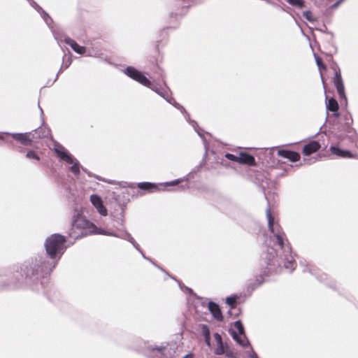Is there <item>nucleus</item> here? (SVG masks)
I'll return each instance as SVG.
<instances>
[{
    "label": "nucleus",
    "instance_id": "nucleus-46",
    "mask_svg": "<svg viewBox=\"0 0 358 358\" xmlns=\"http://www.w3.org/2000/svg\"><path fill=\"white\" fill-rule=\"evenodd\" d=\"M3 136H0V141H3Z\"/></svg>",
    "mask_w": 358,
    "mask_h": 358
},
{
    "label": "nucleus",
    "instance_id": "nucleus-20",
    "mask_svg": "<svg viewBox=\"0 0 358 358\" xmlns=\"http://www.w3.org/2000/svg\"><path fill=\"white\" fill-rule=\"evenodd\" d=\"M80 169L83 170V171H84L85 173H86L90 177H94L96 179H97L99 181H103V182H107L108 184H114V182L112 181V180H108L99 176H96V175H94V174H92L91 172L88 171L87 170V169L83 167L81 165H80Z\"/></svg>",
    "mask_w": 358,
    "mask_h": 358
},
{
    "label": "nucleus",
    "instance_id": "nucleus-21",
    "mask_svg": "<svg viewBox=\"0 0 358 358\" xmlns=\"http://www.w3.org/2000/svg\"><path fill=\"white\" fill-rule=\"evenodd\" d=\"M234 327L236 329V333L238 335L243 336V338H245L244 327L241 320H237L234 322Z\"/></svg>",
    "mask_w": 358,
    "mask_h": 358
},
{
    "label": "nucleus",
    "instance_id": "nucleus-8",
    "mask_svg": "<svg viewBox=\"0 0 358 358\" xmlns=\"http://www.w3.org/2000/svg\"><path fill=\"white\" fill-rule=\"evenodd\" d=\"M117 238L126 240V241H129V243H131L133 245V246L141 254L142 257L144 259H148L152 264H154L155 266H157V265L150 259H149L145 256L143 252L140 249L138 244L136 242L134 238L131 236V235L129 232H127V231H124L122 234H118Z\"/></svg>",
    "mask_w": 358,
    "mask_h": 358
},
{
    "label": "nucleus",
    "instance_id": "nucleus-32",
    "mask_svg": "<svg viewBox=\"0 0 358 358\" xmlns=\"http://www.w3.org/2000/svg\"><path fill=\"white\" fill-rule=\"evenodd\" d=\"M114 220L117 222V224L122 226L124 223V215L123 211H122L120 215H118L116 217H114Z\"/></svg>",
    "mask_w": 358,
    "mask_h": 358
},
{
    "label": "nucleus",
    "instance_id": "nucleus-19",
    "mask_svg": "<svg viewBox=\"0 0 358 358\" xmlns=\"http://www.w3.org/2000/svg\"><path fill=\"white\" fill-rule=\"evenodd\" d=\"M327 108L332 112H336L338 109V104L336 99L331 98L328 100Z\"/></svg>",
    "mask_w": 358,
    "mask_h": 358
},
{
    "label": "nucleus",
    "instance_id": "nucleus-11",
    "mask_svg": "<svg viewBox=\"0 0 358 358\" xmlns=\"http://www.w3.org/2000/svg\"><path fill=\"white\" fill-rule=\"evenodd\" d=\"M320 148V143L315 141H312L303 145V153L306 156H309L311 154L317 152Z\"/></svg>",
    "mask_w": 358,
    "mask_h": 358
},
{
    "label": "nucleus",
    "instance_id": "nucleus-41",
    "mask_svg": "<svg viewBox=\"0 0 358 358\" xmlns=\"http://www.w3.org/2000/svg\"><path fill=\"white\" fill-rule=\"evenodd\" d=\"M248 355L250 358H257L258 357L257 353L253 350H252L251 352H249Z\"/></svg>",
    "mask_w": 358,
    "mask_h": 358
},
{
    "label": "nucleus",
    "instance_id": "nucleus-36",
    "mask_svg": "<svg viewBox=\"0 0 358 358\" xmlns=\"http://www.w3.org/2000/svg\"><path fill=\"white\" fill-rule=\"evenodd\" d=\"M27 157L28 158H32V159H36L37 160L39 159V157L36 155V153L34 152V151H29L27 153Z\"/></svg>",
    "mask_w": 358,
    "mask_h": 358
},
{
    "label": "nucleus",
    "instance_id": "nucleus-5",
    "mask_svg": "<svg viewBox=\"0 0 358 358\" xmlns=\"http://www.w3.org/2000/svg\"><path fill=\"white\" fill-rule=\"evenodd\" d=\"M53 150L59 160L72 165L69 169L71 173L76 176H78L80 173V162L76 158L70 154L63 145L55 142L54 143Z\"/></svg>",
    "mask_w": 358,
    "mask_h": 358
},
{
    "label": "nucleus",
    "instance_id": "nucleus-9",
    "mask_svg": "<svg viewBox=\"0 0 358 358\" xmlns=\"http://www.w3.org/2000/svg\"><path fill=\"white\" fill-rule=\"evenodd\" d=\"M208 308L213 317L218 321H222L223 315L218 304L213 301H209Z\"/></svg>",
    "mask_w": 358,
    "mask_h": 358
},
{
    "label": "nucleus",
    "instance_id": "nucleus-15",
    "mask_svg": "<svg viewBox=\"0 0 358 358\" xmlns=\"http://www.w3.org/2000/svg\"><path fill=\"white\" fill-rule=\"evenodd\" d=\"M229 333L233 339L241 346L245 347L250 344L246 337L244 338L243 336L238 335L235 330H229Z\"/></svg>",
    "mask_w": 358,
    "mask_h": 358
},
{
    "label": "nucleus",
    "instance_id": "nucleus-48",
    "mask_svg": "<svg viewBox=\"0 0 358 358\" xmlns=\"http://www.w3.org/2000/svg\"><path fill=\"white\" fill-rule=\"evenodd\" d=\"M257 358H259V357H257Z\"/></svg>",
    "mask_w": 358,
    "mask_h": 358
},
{
    "label": "nucleus",
    "instance_id": "nucleus-29",
    "mask_svg": "<svg viewBox=\"0 0 358 358\" xmlns=\"http://www.w3.org/2000/svg\"><path fill=\"white\" fill-rule=\"evenodd\" d=\"M303 15L309 22L315 21V18L313 17L312 13L310 10L304 11Z\"/></svg>",
    "mask_w": 358,
    "mask_h": 358
},
{
    "label": "nucleus",
    "instance_id": "nucleus-3",
    "mask_svg": "<svg viewBox=\"0 0 358 358\" xmlns=\"http://www.w3.org/2000/svg\"><path fill=\"white\" fill-rule=\"evenodd\" d=\"M66 238L59 234H53L48 236L45 242L44 246L46 253L41 254L45 255L47 260L50 262V268H55L62 255L66 251Z\"/></svg>",
    "mask_w": 358,
    "mask_h": 358
},
{
    "label": "nucleus",
    "instance_id": "nucleus-30",
    "mask_svg": "<svg viewBox=\"0 0 358 358\" xmlns=\"http://www.w3.org/2000/svg\"><path fill=\"white\" fill-rule=\"evenodd\" d=\"M226 303L230 306L231 308H234L236 303V296H229L226 299Z\"/></svg>",
    "mask_w": 358,
    "mask_h": 358
},
{
    "label": "nucleus",
    "instance_id": "nucleus-37",
    "mask_svg": "<svg viewBox=\"0 0 358 358\" xmlns=\"http://www.w3.org/2000/svg\"><path fill=\"white\" fill-rule=\"evenodd\" d=\"M224 353L226 357L229 358H236V356L234 354V352L230 350H226Z\"/></svg>",
    "mask_w": 358,
    "mask_h": 358
},
{
    "label": "nucleus",
    "instance_id": "nucleus-34",
    "mask_svg": "<svg viewBox=\"0 0 358 358\" xmlns=\"http://www.w3.org/2000/svg\"><path fill=\"white\" fill-rule=\"evenodd\" d=\"M187 180V178H185V179H177V180H173L171 182H166L165 185L173 186V185H176L178 184L180 181Z\"/></svg>",
    "mask_w": 358,
    "mask_h": 358
},
{
    "label": "nucleus",
    "instance_id": "nucleus-4",
    "mask_svg": "<svg viewBox=\"0 0 358 358\" xmlns=\"http://www.w3.org/2000/svg\"><path fill=\"white\" fill-rule=\"evenodd\" d=\"M96 226L87 220L80 210H75L71 221L69 236L75 239L94 234Z\"/></svg>",
    "mask_w": 358,
    "mask_h": 358
},
{
    "label": "nucleus",
    "instance_id": "nucleus-33",
    "mask_svg": "<svg viewBox=\"0 0 358 358\" xmlns=\"http://www.w3.org/2000/svg\"><path fill=\"white\" fill-rule=\"evenodd\" d=\"M315 61L320 70L326 69L325 66L322 63V59L319 57L315 56Z\"/></svg>",
    "mask_w": 358,
    "mask_h": 358
},
{
    "label": "nucleus",
    "instance_id": "nucleus-16",
    "mask_svg": "<svg viewBox=\"0 0 358 358\" xmlns=\"http://www.w3.org/2000/svg\"><path fill=\"white\" fill-rule=\"evenodd\" d=\"M65 42L69 44L72 49L78 54H84L85 52V48L83 46L79 45L74 41L71 38L65 39Z\"/></svg>",
    "mask_w": 358,
    "mask_h": 358
},
{
    "label": "nucleus",
    "instance_id": "nucleus-26",
    "mask_svg": "<svg viewBox=\"0 0 358 358\" xmlns=\"http://www.w3.org/2000/svg\"><path fill=\"white\" fill-rule=\"evenodd\" d=\"M336 90L338 91L340 98L346 99L343 83L336 86Z\"/></svg>",
    "mask_w": 358,
    "mask_h": 358
},
{
    "label": "nucleus",
    "instance_id": "nucleus-23",
    "mask_svg": "<svg viewBox=\"0 0 358 358\" xmlns=\"http://www.w3.org/2000/svg\"><path fill=\"white\" fill-rule=\"evenodd\" d=\"M225 348H224V345L223 344V343L222 342L221 343H217V346L216 348V349L215 350V354L217 355H223L224 354L225 352Z\"/></svg>",
    "mask_w": 358,
    "mask_h": 358
},
{
    "label": "nucleus",
    "instance_id": "nucleus-35",
    "mask_svg": "<svg viewBox=\"0 0 358 358\" xmlns=\"http://www.w3.org/2000/svg\"><path fill=\"white\" fill-rule=\"evenodd\" d=\"M178 285H179L180 289L182 291L186 292L189 293V294H192L193 293V291H192V289L191 288H189V287H186V286H185L183 285H181L180 282H178Z\"/></svg>",
    "mask_w": 358,
    "mask_h": 358
},
{
    "label": "nucleus",
    "instance_id": "nucleus-10",
    "mask_svg": "<svg viewBox=\"0 0 358 358\" xmlns=\"http://www.w3.org/2000/svg\"><path fill=\"white\" fill-rule=\"evenodd\" d=\"M303 272H308L311 275H313L316 277V278L321 281L324 282L327 279V275L325 273H321L320 271L316 268L315 266L307 265L303 270Z\"/></svg>",
    "mask_w": 358,
    "mask_h": 358
},
{
    "label": "nucleus",
    "instance_id": "nucleus-47",
    "mask_svg": "<svg viewBox=\"0 0 358 358\" xmlns=\"http://www.w3.org/2000/svg\"><path fill=\"white\" fill-rule=\"evenodd\" d=\"M160 269L162 271V272H164L166 275H168V273H166L164 270H163V269H162V268H160Z\"/></svg>",
    "mask_w": 358,
    "mask_h": 358
},
{
    "label": "nucleus",
    "instance_id": "nucleus-24",
    "mask_svg": "<svg viewBox=\"0 0 358 358\" xmlns=\"http://www.w3.org/2000/svg\"><path fill=\"white\" fill-rule=\"evenodd\" d=\"M287 1L292 6L298 8H303L304 6V1L303 0H287Z\"/></svg>",
    "mask_w": 358,
    "mask_h": 358
},
{
    "label": "nucleus",
    "instance_id": "nucleus-22",
    "mask_svg": "<svg viewBox=\"0 0 358 358\" xmlns=\"http://www.w3.org/2000/svg\"><path fill=\"white\" fill-rule=\"evenodd\" d=\"M94 234H102V235H106V236H114V237H117V238L118 237V234L116 233L108 231L99 229L98 227H96Z\"/></svg>",
    "mask_w": 358,
    "mask_h": 358
},
{
    "label": "nucleus",
    "instance_id": "nucleus-38",
    "mask_svg": "<svg viewBox=\"0 0 358 358\" xmlns=\"http://www.w3.org/2000/svg\"><path fill=\"white\" fill-rule=\"evenodd\" d=\"M200 136L201 137V139H202V141H203V143L206 152H207L209 150L208 143H207V141H206V139L205 138V136Z\"/></svg>",
    "mask_w": 358,
    "mask_h": 358
},
{
    "label": "nucleus",
    "instance_id": "nucleus-6",
    "mask_svg": "<svg viewBox=\"0 0 358 358\" xmlns=\"http://www.w3.org/2000/svg\"><path fill=\"white\" fill-rule=\"evenodd\" d=\"M125 73L132 79L138 81L139 83L150 87V83L149 80L143 75L140 71L133 67H128L125 70Z\"/></svg>",
    "mask_w": 358,
    "mask_h": 358
},
{
    "label": "nucleus",
    "instance_id": "nucleus-14",
    "mask_svg": "<svg viewBox=\"0 0 358 358\" xmlns=\"http://www.w3.org/2000/svg\"><path fill=\"white\" fill-rule=\"evenodd\" d=\"M331 153L338 157L341 158H352V153L347 150H342L337 146L331 145L329 148Z\"/></svg>",
    "mask_w": 358,
    "mask_h": 358
},
{
    "label": "nucleus",
    "instance_id": "nucleus-31",
    "mask_svg": "<svg viewBox=\"0 0 358 358\" xmlns=\"http://www.w3.org/2000/svg\"><path fill=\"white\" fill-rule=\"evenodd\" d=\"M224 157L230 161L238 162V156L237 155L231 153H226Z\"/></svg>",
    "mask_w": 358,
    "mask_h": 358
},
{
    "label": "nucleus",
    "instance_id": "nucleus-28",
    "mask_svg": "<svg viewBox=\"0 0 358 358\" xmlns=\"http://www.w3.org/2000/svg\"><path fill=\"white\" fill-rule=\"evenodd\" d=\"M335 78H334V85L335 87L339 85L343 84V80L341 78V73L337 71H335Z\"/></svg>",
    "mask_w": 358,
    "mask_h": 358
},
{
    "label": "nucleus",
    "instance_id": "nucleus-1",
    "mask_svg": "<svg viewBox=\"0 0 358 358\" xmlns=\"http://www.w3.org/2000/svg\"><path fill=\"white\" fill-rule=\"evenodd\" d=\"M266 215L268 229L273 234V237L279 246V249L268 248L265 252H262L261 258L266 265L263 273L268 275L269 273L280 271L282 268L287 272L291 273L295 269L296 263L292 255L289 243L285 238V233L279 229V226L278 224L275 225L274 217L271 215L269 207L266 210Z\"/></svg>",
    "mask_w": 358,
    "mask_h": 358
},
{
    "label": "nucleus",
    "instance_id": "nucleus-27",
    "mask_svg": "<svg viewBox=\"0 0 358 358\" xmlns=\"http://www.w3.org/2000/svg\"><path fill=\"white\" fill-rule=\"evenodd\" d=\"M201 333H202L203 337H208V336H210V331L209 327L207 324H201Z\"/></svg>",
    "mask_w": 358,
    "mask_h": 358
},
{
    "label": "nucleus",
    "instance_id": "nucleus-25",
    "mask_svg": "<svg viewBox=\"0 0 358 358\" xmlns=\"http://www.w3.org/2000/svg\"><path fill=\"white\" fill-rule=\"evenodd\" d=\"M336 90L338 91L340 98L346 99L343 83L336 86Z\"/></svg>",
    "mask_w": 358,
    "mask_h": 358
},
{
    "label": "nucleus",
    "instance_id": "nucleus-2",
    "mask_svg": "<svg viewBox=\"0 0 358 358\" xmlns=\"http://www.w3.org/2000/svg\"><path fill=\"white\" fill-rule=\"evenodd\" d=\"M50 262L45 255H37L24 262L20 269L27 285L36 292L42 288L41 278L49 275L55 268L50 267Z\"/></svg>",
    "mask_w": 358,
    "mask_h": 358
},
{
    "label": "nucleus",
    "instance_id": "nucleus-18",
    "mask_svg": "<svg viewBox=\"0 0 358 358\" xmlns=\"http://www.w3.org/2000/svg\"><path fill=\"white\" fill-rule=\"evenodd\" d=\"M13 137L17 143L22 145H29L31 143L29 136H13Z\"/></svg>",
    "mask_w": 358,
    "mask_h": 358
},
{
    "label": "nucleus",
    "instance_id": "nucleus-17",
    "mask_svg": "<svg viewBox=\"0 0 358 358\" xmlns=\"http://www.w3.org/2000/svg\"><path fill=\"white\" fill-rule=\"evenodd\" d=\"M136 186L142 190L148 191V192H152L153 189H157V185L155 183H152V182H138V183H137Z\"/></svg>",
    "mask_w": 358,
    "mask_h": 358
},
{
    "label": "nucleus",
    "instance_id": "nucleus-44",
    "mask_svg": "<svg viewBox=\"0 0 358 358\" xmlns=\"http://www.w3.org/2000/svg\"><path fill=\"white\" fill-rule=\"evenodd\" d=\"M320 76H321V78H322V84H323V87L325 89V83H324V79H323V76H322V74L320 73Z\"/></svg>",
    "mask_w": 358,
    "mask_h": 358
},
{
    "label": "nucleus",
    "instance_id": "nucleus-12",
    "mask_svg": "<svg viewBox=\"0 0 358 358\" xmlns=\"http://www.w3.org/2000/svg\"><path fill=\"white\" fill-rule=\"evenodd\" d=\"M238 163L241 164H247L249 166H255V159L252 155L247 152H240L238 155Z\"/></svg>",
    "mask_w": 358,
    "mask_h": 358
},
{
    "label": "nucleus",
    "instance_id": "nucleus-45",
    "mask_svg": "<svg viewBox=\"0 0 358 358\" xmlns=\"http://www.w3.org/2000/svg\"><path fill=\"white\" fill-rule=\"evenodd\" d=\"M341 1H338L337 3H336L333 6V7H334V8H336V7L339 5V3H341Z\"/></svg>",
    "mask_w": 358,
    "mask_h": 358
},
{
    "label": "nucleus",
    "instance_id": "nucleus-13",
    "mask_svg": "<svg viewBox=\"0 0 358 358\" xmlns=\"http://www.w3.org/2000/svg\"><path fill=\"white\" fill-rule=\"evenodd\" d=\"M278 155L284 158L288 159L292 162H296L300 159V155L298 152L287 150H279Z\"/></svg>",
    "mask_w": 358,
    "mask_h": 358
},
{
    "label": "nucleus",
    "instance_id": "nucleus-42",
    "mask_svg": "<svg viewBox=\"0 0 358 358\" xmlns=\"http://www.w3.org/2000/svg\"><path fill=\"white\" fill-rule=\"evenodd\" d=\"M204 339H205V343H206V345L208 346H210V336H209L208 337H204Z\"/></svg>",
    "mask_w": 358,
    "mask_h": 358
},
{
    "label": "nucleus",
    "instance_id": "nucleus-40",
    "mask_svg": "<svg viewBox=\"0 0 358 358\" xmlns=\"http://www.w3.org/2000/svg\"><path fill=\"white\" fill-rule=\"evenodd\" d=\"M166 349V348L165 346H156L155 348H153L152 350H157L159 351V352H161L162 354L164 353V351Z\"/></svg>",
    "mask_w": 358,
    "mask_h": 358
},
{
    "label": "nucleus",
    "instance_id": "nucleus-39",
    "mask_svg": "<svg viewBox=\"0 0 358 358\" xmlns=\"http://www.w3.org/2000/svg\"><path fill=\"white\" fill-rule=\"evenodd\" d=\"M214 337H215V341L217 342V344L220 343H221L222 342V336H221V335L220 334L215 333Z\"/></svg>",
    "mask_w": 358,
    "mask_h": 358
},
{
    "label": "nucleus",
    "instance_id": "nucleus-7",
    "mask_svg": "<svg viewBox=\"0 0 358 358\" xmlns=\"http://www.w3.org/2000/svg\"><path fill=\"white\" fill-rule=\"evenodd\" d=\"M90 201L92 205L96 208L99 213L102 216H106L108 210L103 204L101 198L97 194H92L90 196Z\"/></svg>",
    "mask_w": 358,
    "mask_h": 358
},
{
    "label": "nucleus",
    "instance_id": "nucleus-43",
    "mask_svg": "<svg viewBox=\"0 0 358 358\" xmlns=\"http://www.w3.org/2000/svg\"><path fill=\"white\" fill-rule=\"evenodd\" d=\"M183 358H193V355L191 353H189L183 357Z\"/></svg>",
    "mask_w": 358,
    "mask_h": 358
}]
</instances>
